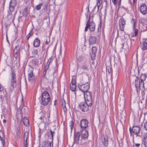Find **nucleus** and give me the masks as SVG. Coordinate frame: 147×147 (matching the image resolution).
Here are the masks:
<instances>
[{
	"instance_id": "18",
	"label": "nucleus",
	"mask_w": 147,
	"mask_h": 147,
	"mask_svg": "<svg viewBox=\"0 0 147 147\" xmlns=\"http://www.w3.org/2000/svg\"><path fill=\"white\" fill-rule=\"evenodd\" d=\"M89 70L88 66L86 65H84L82 66L80 69L81 73H89Z\"/></svg>"
},
{
	"instance_id": "63",
	"label": "nucleus",
	"mask_w": 147,
	"mask_h": 147,
	"mask_svg": "<svg viewBox=\"0 0 147 147\" xmlns=\"http://www.w3.org/2000/svg\"><path fill=\"white\" fill-rule=\"evenodd\" d=\"M132 41H134V40H131V43L132 42Z\"/></svg>"
},
{
	"instance_id": "6",
	"label": "nucleus",
	"mask_w": 147,
	"mask_h": 147,
	"mask_svg": "<svg viewBox=\"0 0 147 147\" xmlns=\"http://www.w3.org/2000/svg\"><path fill=\"white\" fill-rule=\"evenodd\" d=\"M90 86V84L88 82L85 84H79L78 87L80 90L84 93L88 91Z\"/></svg>"
},
{
	"instance_id": "13",
	"label": "nucleus",
	"mask_w": 147,
	"mask_h": 147,
	"mask_svg": "<svg viewBox=\"0 0 147 147\" xmlns=\"http://www.w3.org/2000/svg\"><path fill=\"white\" fill-rule=\"evenodd\" d=\"M101 143L102 145L105 147L108 146V138L107 136H103L101 139Z\"/></svg>"
},
{
	"instance_id": "34",
	"label": "nucleus",
	"mask_w": 147,
	"mask_h": 147,
	"mask_svg": "<svg viewBox=\"0 0 147 147\" xmlns=\"http://www.w3.org/2000/svg\"><path fill=\"white\" fill-rule=\"evenodd\" d=\"M43 6V4L42 3H40L39 4L37 5L36 6L35 9L37 10H39L41 9V7Z\"/></svg>"
},
{
	"instance_id": "61",
	"label": "nucleus",
	"mask_w": 147,
	"mask_h": 147,
	"mask_svg": "<svg viewBox=\"0 0 147 147\" xmlns=\"http://www.w3.org/2000/svg\"><path fill=\"white\" fill-rule=\"evenodd\" d=\"M111 79H112L113 78V76L112 74H111Z\"/></svg>"
},
{
	"instance_id": "17",
	"label": "nucleus",
	"mask_w": 147,
	"mask_h": 147,
	"mask_svg": "<svg viewBox=\"0 0 147 147\" xmlns=\"http://www.w3.org/2000/svg\"><path fill=\"white\" fill-rule=\"evenodd\" d=\"M138 78L136 76L135 80V85L137 91L140 90V85L142 84V82H140V81L138 82Z\"/></svg>"
},
{
	"instance_id": "42",
	"label": "nucleus",
	"mask_w": 147,
	"mask_h": 147,
	"mask_svg": "<svg viewBox=\"0 0 147 147\" xmlns=\"http://www.w3.org/2000/svg\"><path fill=\"white\" fill-rule=\"evenodd\" d=\"M133 29L134 31V35L133 36H136L137 35L138 33V30L136 28Z\"/></svg>"
},
{
	"instance_id": "58",
	"label": "nucleus",
	"mask_w": 147,
	"mask_h": 147,
	"mask_svg": "<svg viewBox=\"0 0 147 147\" xmlns=\"http://www.w3.org/2000/svg\"><path fill=\"white\" fill-rule=\"evenodd\" d=\"M133 0V3L134 5V4L135 3V2L136 1V0Z\"/></svg>"
},
{
	"instance_id": "38",
	"label": "nucleus",
	"mask_w": 147,
	"mask_h": 147,
	"mask_svg": "<svg viewBox=\"0 0 147 147\" xmlns=\"http://www.w3.org/2000/svg\"><path fill=\"white\" fill-rule=\"evenodd\" d=\"M49 66L48 65H46L44 71V73L45 72V74H46L47 73H49L48 68Z\"/></svg>"
},
{
	"instance_id": "60",
	"label": "nucleus",
	"mask_w": 147,
	"mask_h": 147,
	"mask_svg": "<svg viewBox=\"0 0 147 147\" xmlns=\"http://www.w3.org/2000/svg\"><path fill=\"white\" fill-rule=\"evenodd\" d=\"M117 34L118 36L119 35V30H117Z\"/></svg>"
},
{
	"instance_id": "35",
	"label": "nucleus",
	"mask_w": 147,
	"mask_h": 147,
	"mask_svg": "<svg viewBox=\"0 0 147 147\" xmlns=\"http://www.w3.org/2000/svg\"><path fill=\"white\" fill-rule=\"evenodd\" d=\"M142 23L146 24L147 23V19L144 18H142L140 19Z\"/></svg>"
},
{
	"instance_id": "12",
	"label": "nucleus",
	"mask_w": 147,
	"mask_h": 147,
	"mask_svg": "<svg viewBox=\"0 0 147 147\" xmlns=\"http://www.w3.org/2000/svg\"><path fill=\"white\" fill-rule=\"evenodd\" d=\"M80 132L81 135V138L82 139L85 140L88 138V133L86 129H82L80 130Z\"/></svg>"
},
{
	"instance_id": "16",
	"label": "nucleus",
	"mask_w": 147,
	"mask_h": 147,
	"mask_svg": "<svg viewBox=\"0 0 147 147\" xmlns=\"http://www.w3.org/2000/svg\"><path fill=\"white\" fill-rule=\"evenodd\" d=\"M97 42L96 38L95 36H91L89 39V42L90 45H93Z\"/></svg>"
},
{
	"instance_id": "28",
	"label": "nucleus",
	"mask_w": 147,
	"mask_h": 147,
	"mask_svg": "<svg viewBox=\"0 0 147 147\" xmlns=\"http://www.w3.org/2000/svg\"><path fill=\"white\" fill-rule=\"evenodd\" d=\"M35 78V76L33 74H28V79L29 81L32 82Z\"/></svg>"
},
{
	"instance_id": "49",
	"label": "nucleus",
	"mask_w": 147,
	"mask_h": 147,
	"mask_svg": "<svg viewBox=\"0 0 147 147\" xmlns=\"http://www.w3.org/2000/svg\"><path fill=\"white\" fill-rule=\"evenodd\" d=\"M18 55V54L13 53V57L16 58V59Z\"/></svg>"
},
{
	"instance_id": "55",
	"label": "nucleus",
	"mask_w": 147,
	"mask_h": 147,
	"mask_svg": "<svg viewBox=\"0 0 147 147\" xmlns=\"http://www.w3.org/2000/svg\"><path fill=\"white\" fill-rule=\"evenodd\" d=\"M30 33H29V34H28V35L27 36V39L28 40L29 38L30 37Z\"/></svg>"
},
{
	"instance_id": "5",
	"label": "nucleus",
	"mask_w": 147,
	"mask_h": 147,
	"mask_svg": "<svg viewBox=\"0 0 147 147\" xmlns=\"http://www.w3.org/2000/svg\"><path fill=\"white\" fill-rule=\"evenodd\" d=\"M84 96L85 102H87L88 104L92 103V100L91 93L89 91L84 93Z\"/></svg>"
},
{
	"instance_id": "56",
	"label": "nucleus",
	"mask_w": 147,
	"mask_h": 147,
	"mask_svg": "<svg viewBox=\"0 0 147 147\" xmlns=\"http://www.w3.org/2000/svg\"><path fill=\"white\" fill-rule=\"evenodd\" d=\"M49 42H50L49 40V41H48L47 40L45 42V44L48 45L49 43Z\"/></svg>"
},
{
	"instance_id": "53",
	"label": "nucleus",
	"mask_w": 147,
	"mask_h": 147,
	"mask_svg": "<svg viewBox=\"0 0 147 147\" xmlns=\"http://www.w3.org/2000/svg\"><path fill=\"white\" fill-rule=\"evenodd\" d=\"M23 12H24V13H25L26 14L27 13V9L26 8L24 9V10Z\"/></svg>"
},
{
	"instance_id": "52",
	"label": "nucleus",
	"mask_w": 147,
	"mask_h": 147,
	"mask_svg": "<svg viewBox=\"0 0 147 147\" xmlns=\"http://www.w3.org/2000/svg\"><path fill=\"white\" fill-rule=\"evenodd\" d=\"M144 144L145 147H147V140L144 141Z\"/></svg>"
},
{
	"instance_id": "64",
	"label": "nucleus",
	"mask_w": 147,
	"mask_h": 147,
	"mask_svg": "<svg viewBox=\"0 0 147 147\" xmlns=\"http://www.w3.org/2000/svg\"><path fill=\"white\" fill-rule=\"evenodd\" d=\"M131 128H129V131H130V132H131Z\"/></svg>"
},
{
	"instance_id": "36",
	"label": "nucleus",
	"mask_w": 147,
	"mask_h": 147,
	"mask_svg": "<svg viewBox=\"0 0 147 147\" xmlns=\"http://www.w3.org/2000/svg\"><path fill=\"white\" fill-rule=\"evenodd\" d=\"M32 55L33 56L32 57H35L36 55H38V51L37 50H34L32 52Z\"/></svg>"
},
{
	"instance_id": "50",
	"label": "nucleus",
	"mask_w": 147,
	"mask_h": 147,
	"mask_svg": "<svg viewBox=\"0 0 147 147\" xmlns=\"http://www.w3.org/2000/svg\"><path fill=\"white\" fill-rule=\"evenodd\" d=\"M3 90V87L0 85V92L2 91Z\"/></svg>"
},
{
	"instance_id": "32",
	"label": "nucleus",
	"mask_w": 147,
	"mask_h": 147,
	"mask_svg": "<svg viewBox=\"0 0 147 147\" xmlns=\"http://www.w3.org/2000/svg\"><path fill=\"white\" fill-rule=\"evenodd\" d=\"M27 70L28 74H33V68L31 65L29 66Z\"/></svg>"
},
{
	"instance_id": "51",
	"label": "nucleus",
	"mask_w": 147,
	"mask_h": 147,
	"mask_svg": "<svg viewBox=\"0 0 147 147\" xmlns=\"http://www.w3.org/2000/svg\"><path fill=\"white\" fill-rule=\"evenodd\" d=\"M3 101V96L2 95H0V101L2 102Z\"/></svg>"
},
{
	"instance_id": "23",
	"label": "nucleus",
	"mask_w": 147,
	"mask_h": 147,
	"mask_svg": "<svg viewBox=\"0 0 147 147\" xmlns=\"http://www.w3.org/2000/svg\"><path fill=\"white\" fill-rule=\"evenodd\" d=\"M102 0H98L96 2V5L94 7L93 9L92 10L91 12V13L92 14V13H93V14H94V10L95 9V8L96 7V6L97 5L98 6V10L99 7L102 4Z\"/></svg>"
},
{
	"instance_id": "37",
	"label": "nucleus",
	"mask_w": 147,
	"mask_h": 147,
	"mask_svg": "<svg viewBox=\"0 0 147 147\" xmlns=\"http://www.w3.org/2000/svg\"><path fill=\"white\" fill-rule=\"evenodd\" d=\"M136 20L134 19V18H132L131 21V23L133 24V28H136Z\"/></svg>"
},
{
	"instance_id": "48",
	"label": "nucleus",
	"mask_w": 147,
	"mask_h": 147,
	"mask_svg": "<svg viewBox=\"0 0 147 147\" xmlns=\"http://www.w3.org/2000/svg\"><path fill=\"white\" fill-rule=\"evenodd\" d=\"M63 109L64 112L65 113L67 111V109L66 107H65V104L64 107H63Z\"/></svg>"
},
{
	"instance_id": "45",
	"label": "nucleus",
	"mask_w": 147,
	"mask_h": 147,
	"mask_svg": "<svg viewBox=\"0 0 147 147\" xmlns=\"http://www.w3.org/2000/svg\"><path fill=\"white\" fill-rule=\"evenodd\" d=\"M144 127L145 129L147 131V121L144 123Z\"/></svg>"
},
{
	"instance_id": "33",
	"label": "nucleus",
	"mask_w": 147,
	"mask_h": 147,
	"mask_svg": "<svg viewBox=\"0 0 147 147\" xmlns=\"http://www.w3.org/2000/svg\"><path fill=\"white\" fill-rule=\"evenodd\" d=\"M69 125L70 127L71 131L74 126V122L72 121H71L69 123Z\"/></svg>"
},
{
	"instance_id": "26",
	"label": "nucleus",
	"mask_w": 147,
	"mask_h": 147,
	"mask_svg": "<svg viewBox=\"0 0 147 147\" xmlns=\"http://www.w3.org/2000/svg\"><path fill=\"white\" fill-rule=\"evenodd\" d=\"M44 147H51V142L48 140L43 142Z\"/></svg>"
},
{
	"instance_id": "22",
	"label": "nucleus",
	"mask_w": 147,
	"mask_h": 147,
	"mask_svg": "<svg viewBox=\"0 0 147 147\" xmlns=\"http://www.w3.org/2000/svg\"><path fill=\"white\" fill-rule=\"evenodd\" d=\"M30 63L33 66L37 67L38 65V60L34 58L30 61Z\"/></svg>"
},
{
	"instance_id": "8",
	"label": "nucleus",
	"mask_w": 147,
	"mask_h": 147,
	"mask_svg": "<svg viewBox=\"0 0 147 147\" xmlns=\"http://www.w3.org/2000/svg\"><path fill=\"white\" fill-rule=\"evenodd\" d=\"M88 123L86 119H82L80 121V127L82 129H86L88 127Z\"/></svg>"
},
{
	"instance_id": "24",
	"label": "nucleus",
	"mask_w": 147,
	"mask_h": 147,
	"mask_svg": "<svg viewBox=\"0 0 147 147\" xmlns=\"http://www.w3.org/2000/svg\"><path fill=\"white\" fill-rule=\"evenodd\" d=\"M40 43V41L38 38H36L34 41L33 45L35 47H39Z\"/></svg>"
},
{
	"instance_id": "10",
	"label": "nucleus",
	"mask_w": 147,
	"mask_h": 147,
	"mask_svg": "<svg viewBox=\"0 0 147 147\" xmlns=\"http://www.w3.org/2000/svg\"><path fill=\"white\" fill-rule=\"evenodd\" d=\"M16 5V2L15 0H11L9 4V15L11 14L12 12L14 9Z\"/></svg>"
},
{
	"instance_id": "19",
	"label": "nucleus",
	"mask_w": 147,
	"mask_h": 147,
	"mask_svg": "<svg viewBox=\"0 0 147 147\" xmlns=\"http://www.w3.org/2000/svg\"><path fill=\"white\" fill-rule=\"evenodd\" d=\"M97 51V49L96 47H93L92 49L91 58L92 60L95 58L96 54Z\"/></svg>"
},
{
	"instance_id": "25",
	"label": "nucleus",
	"mask_w": 147,
	"mask_h": 147,
	"mask_svg": "<svg viewBox=\"0 0 147 147\" xmlns=\"http://www.w3.org/2000/svg\"><path fill=\"white\" fill-rule=\"evenodd\" d=\"M20 46L19 45H16L14 48L13 51V53L19 54V52L20 51Z\"/></svg>"
},
{
	"instance_id": "30",
	"label": "nucleus",
	"mask_w": 147,
	"mask_h": 147,
	"mask_svg": "<svg viewBox=\"0 0 147 147\" xmlns=\"http://www.w3.org/2000/svg\"><path fill=\"white\" fill-rule=\"evenodd\" d=\"M23 122L24 125L27 126L29 125V121L28 118L24 117L23 119Z\"/></svg>"
},
{
	"instance_id": "7",
	"label": "nucleus",
	"mask_w": 147,
	"mask_h": 147,
	"mask_svg": "<svg viewBox=\"0 0 147 147\" xmlns=\"http://www.w3.org/2000/svg\"><path fill=\"white\" fill-rule=\"evenodd\" d=\"M125 24L126 22L125 20L123 18H121L119 20V30L121 31H123Z\"/></svg>"
},
{
	"instance_id": "46",
	"label": "nucleus",
	"mask_w": 147,
	"mask_h": 147,
	"mask_svg": "<svg viewBox=\"0 0 147 147\" xmlns=\"http://www.w3.org/2000/svg\"><path fill=\"white\" fill-rule=\"evenodd\" d=\"M117 0H112V1L114 5L115 6L117 4Z\"/></svg>"
},
{
	"instance_id": "3",
	"label": "nucleus",
	"mask_w": 147,
	"mask_h": 147,
	"mask_svg": "<svg viewBox=\"0 0 147 147\" xmlns=\"http://www.w3.org/2000/svg\"><path fill=\"white\" fill-rule=\"evenodd\" d=\"M16 78L15 74H11V86L9 89V91L11 92L16 87Z\"/></svg>"
},
{
	"instance_id": "11",
	"label": "nucleus",
	"mask_w": 147,
	"mask_h": 147,
	"mask_svg": "<svg viewBox=\"0 0 147 147\" xmlns=\"http://www.w3.org/2000/svg\"><path fill=\"white\" fill-rule=\"evenodd\" d=\"M76 76H73L72 79L71 81L70 84V90L73 92L75 91L76 87Z\"/></svg>"
},
{
	"instance_id": "14",
	"label": "nucleus",
	"mask_w": 147,
	"mask_h": 147,
	"mask_svg": "<svg viewBox=\"0 0 147 147\" xmlns=\"http://www.w3.org/2000/svg\"><path fill=\"white\" fill-rule=\"evenodd\" d=\"M140 10L143 15H146L147 13V6L145 4H143L140 6Z\"/></svg>"
},
{
	"instance_id": "29",
	"label": "nucleus",
	"mask_w": 147,
	"mask_h": 147,
	"mask_svg": "<svg viewBox=\"0 0 147 147\" xmlns=\"http://www.w3.org/2000/svg\"><path fill=\"white\" fill-rule=\"evenodd\" d=\"M87 13H86V17L87 19H88H88H89L90 18H91V20H92V18H93L92 16L91 17L90 15V11L89 9V5H88L87 7Z\"/></svg>"
},
{
	"instance_id": "20",
	"label": "nucleus",
	"mask_w": 147,
	"mask_h": 147,
	"mask_svg": "<svg viewBox=\"0 0 147 147\" xmlns=\"http://www.w3.org/2000/svg\"><path fill=\"white\" fill-rule=\"evenodd\" d=\"M5 135L4 132L0 130V140L3 146H4L5 144Z\"/></svg>"
},
{
	"instance_id": "62",
	"label": "nucleus",
	"mask_w": 147,
	"mask_h": 147,
	"mask_svg": "<svg viewBox=\"0 0 147 147\" xmlns=\"http://www.w3.org/2000/svg\"><path fill=\"white\" fill-rule=\"evenodd\" d=\"M121 46H122V48H123L124 46V44L123 43H122L121 44Z\"/></svg>"
},
{
	"instance_id": "2",
	"label": "nucleus",
	"mask_w": 147,
	"mask_h": 147,
	"mask_svg": "<svg viewBox=\"0 0 147 147\" xmlns=\"http://www.w3.org/2000/svg\"><path fill=\"white\" fill-rule=\"evenodd\" d=\"M95 24L93 21V18H92V20H91V18H90L87 22L85 28V32H86L88 29L91 32L94 31L95 30Z\"/></svg>"
},
{
	"instance_id": "44",
	"label": "nucleus",
	"mask_w": 147,
	"mask_h": 147,
	"mask_svg": "<svg viewBox=\"0 0 147 147\" xmlns=\"http://www.w3.org/2000/svg\"><path fill=\"white\" fill-rule=\"evenodd\" d=\"M143 137L144 141L147 140V133H145L144 134Z\"/></svg>"
},
{
	"instance_id": "21",
	"label": "nucleus",
	"mask_w": 147,
	"mask_h": 147,
	"mask_svg": "<svg viewBox=\"0 0 147 147\" xmlns=\"http://www.w3.org/2000/svg\"><path fill=\"white\" fill-rule=\"evenodd\" d=\"M140 130V128L139 126H134L132 129V131L134 134H138Z\"/></svg>"
},
{
	"instance_id": "41",
	"label": "nucleus",
	"mask_w": 147,
	"mask_h": 147,
	"mask_svg": "<svg viewBox=\"0 0 147 147\" xmlns=\"http://www.w3.org/2000/svg\"><path fill=\"white\" fill-rule=\"evenodd\" d=\"M134 144L133 146V147H140V143H135L134 142Z\"/></svg>"
},
{
	"instance_id": "9",
	"label": "nucleus",
	"mask_w": 147,
	"mask_h": 147,
	"mask_svg": "<svg viewBox=\"0 0 147 147\" xmlns=\"http://www.w3.org/2000/svg\"><path fill=\"white\" fill-rule=\"evenodd\" d=\"M80 132H76L74 136V143L76 144H81V140L80 141Z\"/></svg>"
},
{
	"instance_id": "47",
	"label": "nucleus",
	"mask_w": 147,
	"mask_h": 147,
	"mask_svg": "<svg viewBox=\"0 0 147 147\" xmlns=\"http://www.w3.org/2000/svg\"><path fill=\"white\" fill-rule=\"evenodd\" d=\"M50 131L51 132V135L52 138V139L53 140V134H55V133L54 132L52 131L51 130H50Z\"/></svg>"
},
{
	"instance_id": "31",
	"label": "nucleus",
	"mask_w": 147,
	"mask_h": 147,
	"mask_svg": "<svg viewBox=\"0 0 147 147\" xmlns=\"http://www.w3.org/2000/svg\"><path fill=\"white\" fill-rule=\"evenodd\" d=\"M22 111L25 114H27L28 112V109L27 107L25 106L22 108Z\"/></svg>"
},
{
	"instance_id": "59",
	"label": "nucleus",
	"mask_w": 147,
	"mask_h": 147,
	"mask_svg": "<svg viewBox=\"0 0 147 147\" xmlns=\"http://www.w3.org/2000/svg\"><path fill=\"white\" fill-rule=\"evenodd\" d=\"M3 122L4 123H5L6 122V120L5 119H3Z\"/></svg>"
},
{
	"instance_id": "39",
	"label": "nucleus",
	"mask_w": 147,
	"mask_h": 147,
	"mask_svg": "<svg viewBox=\"0 0 147 147\" xmlns=\"http://www.w3.org/2000/svg\"><path fill=\"white\" fill-rule=\"evenodd\" d=\"M108 72L109 74H110L112 72L111 69V68L109 67H106V73H107Z\"/></svg>"
},
{
	"instance_id": "27",
	"label": "nucleus",
	"mask_w": 147,
	"mask_h": 147,
	"mask_svg": "<svg viewBox=\"0 0 147 147\" xmlns=\"http://www.w3.org/2000/svg\"><path fill=\"white\" fill-rule=\"evenodd\" d=\"M140 78L141 82H142L143 87H144L143 81L145 80L146 78V76L145 74H141Z\"/></svg>"
},
{
	"instance_id": "4",
	"label": "nucleus",
	"mask_w": 147,
	"mask_h": 147,
	"mask_svg": "<svg viewBox=\"0 0 147 147\" xmlns=\"http://www.w3.org/2000/svg\"><path fill=\"white\" fill-rule=\"evenodd\" d=\"M81 102L79 104V107L80 109L83 112H86L89 109V107H91L92 104H88L87 102Z\"/></svg>"
},
{
	"instance_id": "43",
	"label": "nucleus",
	"mask_w": 147,
	"mask_h": 147,
	"mask_svg": "<svg viewBox=\"0 0 147 147\" xmlns=\"http://www.w3.org/2000/svg\"><path fill=\"white\" fill-rule=\"evenodd\" d=\"M27 137L26 140H24V147H27Z\"/></svg>"
},
{
	"instance_id": "15",
	"label": "nucleus",
	"mask_w": 147,
	"mask_h": 147,
	"mask_svg": "<svg viewBox=\"0 0 147 147\" xmlns=\"http://www.w3.org/2000/svg\"><path fill=\"white\" fill-rule=\"evenodd\" d=\"M145 41L140 42V47L143 50H145L147 49V43L145 41L147 40V39H144Z\"/></svg>"
},
{
	"instance_id": "54",
	"label": "nucleus",
	"mask_w": 147,
	"mask_h": 147,
	"mask_svg": "<svg viewBox=\"0 0 147 147\" xmlns=\"http://www.w3.org/2000/svg\"><path fill=\"white\" fill-rule=\"evenodd\" d=\"M121 35L120 36H123V35H124L125 34V32H124V31H122V32H121Z\"/></svg>"
},
{
	"instance_id": "1",
	"label": "nucleus",
	"mask_w": 147,
	"mask_h": 147,
	"mask_svg": "<svg viewBox=\"0 0 147 147\" xmlns=\"http://www.w3.org/2000/svg\"><path fill=\"white\" fill-rule=\"evenodd\" d=\"M51 100L50 94L46 91H44L42 94L41 104L44 106H46Z\"/></svg>"
},
{
	"instance_id": "40",
	"label": "nucleus",
	"mask_w": 147,
	"mask_h": 147,
	"mask_svg": "<svg viewBox=\"0 0 147 147\" xmlns=\"http://www.w3.org/2000/svg\"><path fill=\"white\" fill-rule=\"evenodd\" d=\"M52 61V57H51L48 60V61L47 63V65H48L49 66L50 64L51 63Z\"/></svg>"
},
{
	"instance_id": "57",
	"label": "nucleus",
	"mask_w": 147,
	"mask_h": 147,
	"mask_svg": "<svg viewBox=\"0 0 147 147\" xmlns=\"http://www.w3.org/2000/svg\"><path fill=\"white\" fill-rule=\"evenodd\" d=\"M121 0H119L118 2L119 5H120L121 4Z\"/></svg>"
}]
</instances>
